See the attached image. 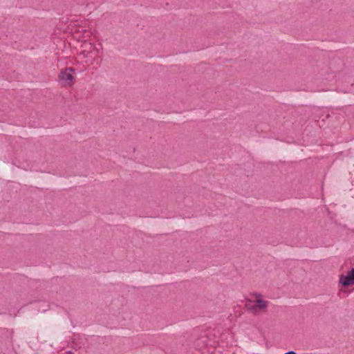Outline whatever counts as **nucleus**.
Masks as SVG:
<instances>
[{"mask_svg": "<svg viewBox=\"0 0 354 354\" xmlns=\"http://www.w3.org/2000/svg\"><path fill=\"white\" fill-rule=\"evenodd\" d=\"M339 282L342 286L346 287L354 284V268L350 270L347 275H341L339 277Z\"/></svg>", "mask_w": 354, "mask_h": 354, "instance_id": "20e7f679", "label": "nucleus"}, {"mask_svg": "<svg viewBox=\"0 0 354 354\" xmlns=\"http://www.w3.org/2000/svg\"><path fill=\"white\" fill-rule=\"evenodd\" d=\"M75 70L73 68H66L61 71L58 75V82L63 87H70L74 84L73 73Z\"/></svg>", "mask_w": 354, "mask_h": 354, "instance_id": "7ed1b4c3", "label": "nucleus"}, {"mask_svg": "<svg viewBox=\"0 0 354 354\" xmlns=\"http://www.w3.org/2000/svg\"><path fill=\"white\" fill-rule=\"evenodd\" d=\"M99 54L100 50L92 43H86L80 53V55L86 59L85 62L88 64H99Z\"/></svg>", "mask_w": 354, "mask_h": 354, "instance_id": "f03ea898", "label": "nucleus"}, {"mask_svg": "<svg viewBox=\"0 0 354 354\" xmlns=\"http://www.w3.org/2000/svg\"><path fill=\"white\" fill-rule=\"evenodd\" d=\"M284 354H297L295 351H288Z\"/></svg>", "mask_w": 354, "mask_h": 354, "instance_id": "39448f33", "label": "nucleus"}, {"mask_svg": "<svg viewBox=\"0 0 354 354\" xmlns=\"http://www.w3.org/2000/svg\"><path fill=\"white\" fill-rule=\"evenodd\" d=\"M254 299H248L245 304L247 310L254 315L267 311L269 301L262 299V296L258 293H254Z\"/></svg>", "mask_w": 354, "mask_h": 354, "instance_id": "f257e3e1", "label": "nucleus"}]
</instances>
